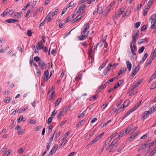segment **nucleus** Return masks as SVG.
<instances>
[{"label": "nucleus", "instance_id": "1", "mask_svg": "<svg viewBox=\"0 0 156 156\" xmlns=\"http://www.w3.org/2000/svg\"><path fill=\"white\" fill-rule=\"evenodd\" d=\"M89 33V31H87L82 29L81 30V35L77 37L78 39L80 41L84 40L87 37Z\"/></svg>", "mask_w": 156, "mask_h": 156}, {"label": "nucleus", "instance_id": "2", "mask_svg": "<svg viewBox=\"0 0 156 156\" xmlns=\"http://www.w3.org/2000/svg\"><path fill=\"white\" fill-rule=\"evenodd\" d=\"M130 47L132 54L133 55H136L135 51H137V48L136 46V43L133 42L130 43Z\"/></svg>", "mask_w": 156, "mask_h": 156}, {"label": "nucleus", "instance_id": "3", "mask_svg": "<svg viewBox=\"0 0 156 156\" xmlns=\"http://www.w3.org/2000/svg\"><path fill=\"white\" fill-rule=\"evenodd\" d=\"M58 148V145L56 144H55L54 146L53 147L48 155H51L54 153Z\"/></svg>", "mask_w": 156, "mask_h": 156}, {"label": "nucleus", "instance_id": "4", "mask_svg": "<svg viewBox=\"0 0 156 156\" xmlns=\"http://www.w3.org/2000/svg\"><path fill=\"white\" fill-rule=\"evenodd\" d=\"M139 33L138 32H134L133 33L132 36V40L131 42H133L134 43H136V39H137L138 37V34Z\"/></svg>", "mask_w": 156, "mask_h": 156}, {"label": "nucleus", "instance_id": "5", "mask_svg": "<svg viewBox=\"0 0 156 156\" xmlns=\"http://www.w3.org/2000/svg\"><path fill=\"white\" fill-rule=\"evenodd\" d=\"M38 64L40 68L42 69H44V66L46 64L44 62L43 60H41L38 62Z\"/></svg>", "mask_w": 156, "mask_h": 156}, {"label": "nucleus", "instance_id": "6", "mask_svg": "<svg viewBox=\"0 0 156 156\" xmlns=\"http://www.w3.org/2000/svg\"><path fill=\"white\" fill-rule=\"evenodd\" d=\"M48 74H49V72L48 70H46V71H45L44 73V80L45 81H47L49 79V78L48 77ZM51 74L50 76H51Z\"/></svg>", "mask_w": 156, "mask_h": 156}, {"label": "nucleus", "instance_id": "7", "mask_svg": "<svg viewBox=\"0 0 156 156\" xmlns=\"http://www.w3.org/2000/svg\"><path fill=\"white\" fill-rule=\"evenodd\" d=\"M123 12L124 8H122L118 11V13L115 14L114 18L116 19Z\"/></svg>", "mask_w": 156, "mask_h": 156}, {"label": "nucleus", "instance_id": "8", "mask_svg": "<svg viewBox=\"0 0 156 156\" xmlns=\"http://www.w3.org/2000/svg\"><path fill=\"white\" fill-rule=\"evenodd\" d=\"M43 41H41L40 42H38V47L39 48V49H41L43 48V43L45 42V40L43 38Z\"/></svg>", "mask_w": 156, "mask_h": 156}, {"label": "nucleus", "instance_id": "9", "mask_svg": "<svg viewBox=\"0 0 156 156\" xmlns=\"http://www.w3.org/2000/svg\"><path fill=\"white\" fill-rule=\"evenodd\" d=\"M150 114V112L148 111H146L144 112L142 114V118L143 119V120H144L147 117V116H148Z\"/></svg>", "mask_w": 156, "mask_h": 156}, {"label": "nucleus", "instance_id": "10", "mask_svg": "<svg viewBox=\"0 0 156 156\" xmlns=\"http://www.w3.org/2000/svg\"><path fill=\"white\" fill-rule=\"evenodd\" d=\"M126 63L127 68L128 69L129 71H130L132 68V64L128 60H126Z\"/></svg>", "mask_w": 156, "mask_h": 156}, {"label": "nucleus", "instance_id": "11", "mask_svg": "<svg viewBox=\"0 0 156 156\" xmlns=\"http://www.w3.org/2000/svg\"><path fill=\"white\" fill-rule=\"evenodd\" d=\"M19 21V20H16V19H9L8 20H6L5 21L8 23H14L16 22H17Z\"/></svg>", "mask_w": 156, "mask_h": 156}, {"label": "nucleus", "instance_id": "12", "mask_svg": "<svg viewBox=\"0 0 156 156\" xmlns=\"http://www.w3.org/2000/svg\"><path fill=\"white\" fill-rule=\"evenodd\" d=\"M89 28L90 25L89 23H87L84 25L83 28L82 29L85 30L89 31L88 30L89 29Z\"/></svg>", "mask_w": 156, "mask_h": 156}, {"label": "nucleus", "instance_id": "13", "mask_svg": "<svg viewBox=\"0 0 156 156\" xmlns=\"http://www.w3.org/2000/svg\"><path fill=\"white\" fill-rule=\"evenodd\" d=\"M11 11H12V10L6 9L5 11L1 14V16L2 17H5L7 16L8 13H9Z\"/></svg>", "mask_w": 156, "mask_h": 156}, {"label": "nucleus", "instance_id": "14", "mask_svg": "<svg viewBox=\"0 0 156 156\" xmlns=\"http://www.w3.org/2000/svg\"><path fill=\"white\" fill-rule=\"evenodd\" d=\"M86 7V5H82L81 7L79 9V10L77 11L79 13H80L82 11L84 10Z\"/></svg>", "mask_w": 156, "mask_h": 156}, {"label": "nucleus", "instance_id": "15", "mask_svg": "<svg viewBox=\"0 0 156 156\" xmlns=\"http://www.w3.org/2000/svg\"><path fill=\"white\" fill-rule=\"evenodd\" d=\"M152 24L151 27V29H154L156 27V20H153L151 22Z\"/></svg>", "mask_w": 156, "mask_h": 156}, {"label": "nucleus", "instance_id": "16", "mask_svg": "<svg viewBox=\"0 0 156 156\" xmlns=\"http://www.w3.org/2000/svg\"><path fill=\"white\" fill-rule=\"evenodd\" d=\"M103 11V8L102 6L98 5L97 8V13L99 14H101Z\"/></svg>", "mask_w": 156, "mask_h": 156}, {"label": "nucleus", "instance_id": "17", "mask_svg": "<svg viewBox=\"0 0 156 156\" xmlns=\"http://www.w3.org/2000/svg\"><path fill=\"white\" fill-rule=\"evenodd\" d=\"M143 79H140L137 83H136L134 85H133L134 88V87H136L139 86L141 84V83L143 82Z\"/></svg>", "mask_w": 156, "mask_h": 156}, {"label": "nucleus", "instance_id": "18", "mask_svg": "<svg viewBox=\"0 0 156 156\" xmlns=\"http://www.w3.org/2000/svg\"><path fill=\"white\" fill-rule=\"evenodd\" d=\"M154 0H150L149 1L147 5V6L146 7V10L148 9L151 5V4L153 3V1Z\"/></svg>", "mask_w": 156, "mask_h": 156}, {"label": "nucleus", "instance_id": "19", "mask_svg": "<svg viewBox=\"0 0 156 156\" xmlns=\"http://www.w3.org/2000/svg\"><path fill=\"white\" fill-rule=\"evenodd\" d=\"M126 68H124L121 69L119 71L118 73V75H120L122 74L125 72L126 71Z\"/></svg>", "mask_w": 156, "mask_h": 156}, {"label": "nucleus", "instance_id": "20", "mask_svg": "<svg viewBox=\"0 0 156 156\" xmlns=\"http://www.w3.org/2000/svg\"><path fill=\"white\" fill-rule=\"evenodd\" d=\"M12 17H16L17 18L19 19L21 18V16L19 12H17L15 13L14 16H12Z\"/></svg>", "mask_w": 156, "mask_h": 156}, {"label": "nucleus", "instance_id": "21", "mask_svg": "<svg viewBox=\"0 0 156 156\" xmlns=\"http://www.w3.org/2000/svg\"><path fill=\"white\" fill-rule=\"evenodd\" d=\"M119 140V137H118L115 139L111 143L110 146H113L114 144H116Z\"/></svg>", "mask_w": 156, "mask_h": 156}, {"label": "nucleus", "instance_id": "22", "mask_svg": "<svg viewBox=\"0 0 156 156\" xmlns=\"http://www.w3.org/2000/svg\"><path fill=\"white\" fill-rule=\"evenodd\" d=\"M142 100L140 101L138 103H136L133 108L135 110H136L141 105Z\"/></svg>", "mask_w": 156, "mask_h": 156}, {"label": "nucleus", "instance_id": "23", "mask_svg": "<svg viewBox=\"0 0 156 156\" xmlns=\"http://www.w3.org/2000/svg\"><path fill=\"white\" fill-rule=\"evenodd\" d=\"M135 110L133 108H132L131 109L128 111L125 114V116L126 117L128 115H129L131 112L134 111Z\"/></svg>", "mask_w": 156, "mask_h": 156}, {"label": "nucleus", "instance_id": "24", "mask_svg": "<svg viewBox=\"0 0 156 156\" xmlns=\"http://www.w3.org/2000/svg\"><path fill=\"white\" fill-rule=\"evenodd\" d=\"M138 133L137 132H136L135 133L133 134V135H132L131 136H130L129 139V140L131 141L132 140V139L134 138Z\"/></svg>", "mask_w": 156, "mask_h": 156}, {"label": "nucleus", "instance_id": "25", "mask_svg": "<svg viewBox=\"0 0 156 156\" xmlns=\"http://www.w3.org/2000/svg\"><path fill=\"white\" fill-rule=\"evenodd\" d=\"M130 103V101L129 100H126L124 102V104L122 105L123 106H124V107H126Z\"/></svg>", "mask_w": 156, "mask_h": 156}, {"label": "nucleus", "instance_id": "26", "mask_svg": "<svg viewBox=\"0 0 156 156\" xmlns=\"http://www.w3.org/2000/svg\"><path fill=\"white\" fill-rule=\"evenodd\" d=\"M26 120V119L25 118H23V116H20V117L18 119V122H20L21 121H22L23 122L25 121Z\"/></svg>", "mask_w": 156, "mask_h": 156}, {"label": "nucleus", "instance_id": "27", "mask_svg": "<svg viewBox=\"0 0 156 156\" xmlns=\"http://www.w3.org/2000/svg\"><path fill=\"white\" fill-rule=\"evenodd\" d=\"M133 127V126L132 125H128L127 126L126 129L125 130V132L126 133L127 132H129L130 130H131V129Z\"/></svg>", "mask_w": 156, "mask_h": 156}, {"label": "nucleus", "instance_id": "28", "mask_svg": "<svg viewBox=\"0 0 156 156\" xmlns=\"http://www.w3.org/2000/svg\"><path fill=\"white\" fill-rule=\"evenodd\" d=\"M156 18V14H154L152 15L149 18V20H156L155 18Z\"/></svg>", "mask_w": 156, "mask_h": 156}, {"label": "nucleus", "instance_id": "29", "mask_svg": "<svg viewBox=\"0 0 156 156\" xmlns=\"http://www.w3.org/2000/svg\"><path fill=\"white\" fill-rule=\"evenodd\" d=\"M98 96V95L97 94H95L92 97L90 98L89 101H93L94 99L96 100Z\"/></svg>", "mask_w": 156, "mask_h": 156}, {"label": "nucleus", "instance_id": "30", "mask_svg": "<svg viewBox=\"0 0 156 156\" xmlns=\"http://www.w3.org/2000/svg\"><path fill=\"white\" fill-rule=\"evenodd\" d=\"M106 64V62H104L100 66L98 69L99 70H101L102 68H103L105 66Z\"/></svg>", "mask_w": 156, "mask_h": 156}, {"label": "nucleus", "instance_id": "31", "mask_svg": "<svg viewBox=\"0 0 156 156\" xmlns=\"http://www.w3.org/2000/svg\"><path fill=\"white\" fill-rule=\"evenodd\" d=\"M147 39L144 38L140 40L138 42V44H140L143 43H144L146 42Z\"/></svg>", "mask_w": 156, "mask_h": 156}, {"label": "nucleus", "instance_id": "32", "mask_svg": "<svg viewBox=\"0 0 156 156\" xmlns=\"http://www.w3.org/2000/svg\"><path fill=\"white\" fill-rule=\"evenodd\" d=\"M156 151V146L148 156H152Z\"/></svg>", "mask_w": 156, "mask_h": 156}, {"label": "nucleus", "instance_id": "33", "mask_svg": "<svg viewBox=\"0 0 156 156\" xmlns=\"http://www.w3.org/2000/svg\"><path fill=\"white\" fill-rule=\"evenodd\" d=\"M64 112V110H62L60 112L58 115L57 116V118L58 119H60L61 116L62 115L63 113Z\"/></svg>", "mask_w": 156, "mask_h": 156}, {"label": "nucleus", "instance_id": "34", "mask_svg": "<svg viewBox=\"0 0 156 156\" xmlns=\"http://www.w3.org/2000/svg\"><path fill=\"white\" fill-rule=\"evenodd\" d=\"M150 112V114H152L154 113L155 111H154V106H153L152 107L149 108V110L148 111Z\"/></svg>", "mask_w": 156, "mask_h": 156}, {"label": "nucleus", "instance_id": "35", "mask_svg": "<svg viewBox=\"0 0 156 156\" xmlns=\"http://www.w3.org/2000/svg\"><path fill=\"white\" fill-rule=\"evenodd\" d=\"M126 133L125 132V131H124L123 130L120 133L118 137H119L120 138V136L122 137V136L126 135Z\"/></svg>", "mask_w": 156, "mask_h": 156}, {"label": "nucleus", "instance_id": "36", "mask_svg": "<svg viewBox=\"0 0 156 156\" xmlns=\"http://www.w3.org/2000/svg\"><path fill=\"white\" fill-rule=\"evenodd\" d=\"M147 145L146 144H145V143H144V144H142L140 145V147H139L138 150V151H141L143 148V147L145 146H146Z\"/></svg>", "mask_w": 156, "mask_h": 156}, {"label": "nucleus", "instance_id": "37", "mask_svg": "<svg viewBox=\"0 0 156 156\" xmlns=\"http://www.w3.org/2000/svg\"><path fill=\"white\" fill-rule=\"evenodd\" d=\"M104 132H103L99 134L96 137H95V138L96 139L98 140L100 138H101L102 136L104 134Z\"/></svg>", "mask_w": 156, "mask_h": 156}, {"label": "nucleus", "instance_id": "38", "mask_svg": "<svg viewBox=\"0 0 156 156\" xmlns=\"http://www.w3.org/2000/svg\"><path fill=\"white\" fill-rule=\"evenodd\" d=\"M97 140L95 138L87 146L89 147L91 145L93 144L94 143L97 141Z\"/></svg>", "mask_w": 156, "mask_h": 156}, {"label": "nucleus", "instance_id": "39", "mask_svg": "<svg viewBox=\"0 0 156 156\" xmlns=\"http://www.w3.org/2000/svg\"><path fill=\"white\" fill-rule=\"evenodd\" d=\"M10 98L9 97H7L5 99V103H8L10 102Z\"/></svg>", "mask_w": 156, "mask_h": 156}, {"label": "nucleus", "instance_id": "40", "mask_svg": "<svg viewBox=\"0 0 156 156\" xmlns=\"http://www.w3.org/2000/svg\"><path fill=\"white\" fill-rule=\"evenodd\" d=\"M34 46V52L37 53H38L39 52V50L40 49H39V48L37 46Z\"/></svg>", "mask_w": 156, "mask_h": 156}, {"label": "nucleus", "instance_id": "41", "mask_svg": "<svg viewBox=\"0 0 156 156\" xmlns=\"http://www.w3.org/2000/svg\"><path fill=\"white\" fill-rule=\"evenodd\" d=\"M124 106H123L122 105L119 108V109L117 110V114H119V113L121 112L122 110V109L124 108Z\"/></svg>", "mask_w": 156, "mask_h": 156}, {"label": "nucleus", "instance_id": "42", "mask_svg": "<svg viewBox=\"0 0 156 156\" xmlns=\"http://www.w3.org/2000/svg\"><path fill=\"white\" fill-rule=\"evenodd\" d=\"M61 98H59L55 102V105H59V103L61 101Z\"/></svg>", "mask_w": 156, "mask_h": 156}, {"label": "nucleus", "instance_id": "43", "mask_svg": "<svg viewBox=\"0 0 156 156\" xmlns=\"http://www.w3.org/2000/svg\"><path fill=\"white\" fill-rule=\"evenodd\" d=\"M82 77V75L81 74H79L78 75V76H76V81H78Z\"/></svg>", "mask_w": 156, "mask_h": 156}, {"label": "nucleus", "instance_id": "44", "mask_svg": "<svg viewBox=\"0 0 156 156\" xmlns=\"http://www.w3.org/2000/svg\"><path fill=\"white\" fill-rule=\"evenodd\" d=\"M75 3H73V2H71L69 4V5L67 8H69L70 7H74L75 5Z\"/></svg>", "mask_w": 156, "mask_h": 156}, {"label": "nucleus", "instance_id": "45", "mask_svg": "<svg viewBox=\"0 0 156 156\" xmlns=\"http://www.w3.org/2000/svg\"><path fill=\"white\" fill-rule=\"evenodd\" d=\"M59 9H56L51 14L52 16H54L55 15L57 12H58Z\"/></svg>", "mask_w": 156, "mask_h": 156}, {"label": "nucleus", "instance_id": "46", "mask_svg": "<svg viewBox=\"0 0 156 156\" xmlns=\"http://www.w3.org/2000/svg\"><path fill=\"white\" fill-rule=\"evenodd\" d=\"M68 141V140L67 139L65 140L64 141H63L62 142L61 144H59V146H60L61 147V146L62 145H64Z\"/></svg>", "mask_w": 156, "mask_h": 156}, {"label": "nucleus", "instance_id": "47", "mask_svg": "<svg viewBox=\"0 0 156 156\" xmlns=\"http://www.w3.org/2000/svg\"><path fill=\"white\" fill-rule=\"evenodd\" d=\"M145 48L143 46L141 48H140L138 51V52L140 54L141 53L144 51Z\"/></svg>", "mask_w": 156, "mask_h": 156}, {"label": "nucleus", "instance_id": "48", "mask_svg": "<svg viewBox=\"0 0 156 156\" xmlns=\"http://www.w3.org/2000/svg\"><path fill=\"white\" fill-rule=\"evenodd\" d=\"M83 15H82V14L77 16L76 17V18L78 21H79L83 17Z\"/></svg>", "mask_w": 156, "mask_h": 156}, {"label": "nucleus", "instance_id": "49", "mask_svg": "<svg viewBox=\"0 0 156 156\" xmlns=\"http://www.w3.org/2000/svg\"><path fill=\"white\" fill-rule=\"evenodd\" d=\"M140 22H138L136 23L135 24V28H138L139 26H140Z\"/></svg>", "mask_w": 156, "mask_h": 156}, {"label": "nucleus", "instance_id": "50", "mask_svg": "<svg viewBox=\"0 0 156 156\" xmlns=\"http://www.w3.org/2000/svg\"><path fill=\"white\" fill-rule=\"evenodd\" d=\"M46 18H47V17H46L45 18V19L42 21V23H40V24L39 26V27H42L44 24L45 23V20L46 19Z\"/></svg>", "mask_w": 156, "mask_h": 156}, {"label": "nucleus", "instance_id": "51", "mask_svg": "<svg viewBox=\"0 0 156 156\" xmlns=\"http://www.w3.org/2000/svg\"><path fill=\"white\" fill-rule=\"evenodd\" d=\"M53 128V126L52 125H50L49 127V128H48L49 130L48 132V133L49 134H50L52 131V129Z\"/></svg>", "mask_w": 156, "mask_h": 156}, {"label": "nucleus", "instance_id": "52", "mask_svg": "<svg viewBox=\"0 0 156 156\" xmlns=\"http://www.w3.org/2000/svg\"><path fill=\"white\" fill-rule=\"evenodd\" d=\"M112 66V65L110 63L109 65L107 67L106 70L108 72L111 70V67Z\"/></svg>", "mask_w": 156, "mask_h": 156}, {"label": "nucleus", "instance_id": "53", "mask_svg": "<svg viewBox=\"0 0 156 156\" xmlns=\"http://www.w3.org/2000/svg\"><path fill=\"white\" fill-rule=\"evenodd\" d=\"M70 133L69 132H66L63 136V138L62 139V140H64L65 138H66L67 136H68L70 134Z\"/></svg>", "mask_w": 156, "mask_h": 156}, {"label": "nucleus", "instance_id": "54", "mask_svg": "<svg viewBox=\"0 0 156 156\" xmlns=\"http://www.w3.org/2000/svg\"><path fill=\"white\" fill-rule=\"evenodd\" d=\"M123 100L122 99L120 100V101H119L116 104V105L117 107L119 106L122 102Z\"/></svg>", "mask_w": 156, "mask_h": 156}, {"label": "nucleus", "instance_id": "55", "mask_svg": "<svg viewBox=\"0 0 156 156\" xmlns=\"http://www.w3.org/2000/svg\"><path fill=\"white\" fill-rule=\"evenodd\" d=\"M52 119L53 118L52 117H50L48 118L47 122V123L48 124H50L52 120Z\"/></svg>", "mask_w": 156, "mask_h": 156}, {"label": "nucleus", "instance_id": "56", "mask_svg": "<svg viewBox=\"0 0 156 156\" xmlns=\"http://www.w3.org/2000/svg\"><path fill=\"white\" fill-rule=\"evenodd\" d=\"M32 34V33L31 31L30 30H28L27 32V35L30 37L31 36Z\"/></svg>", "mask_w": 156, "mask_h": 156}, {"label": "nucleus", "instance_id": "57", "mask_svg": "<svg viewBox=\"0 0 156 156\" xmlns=\"http://www.w3.org/2000/svg\"><path fill=\"white\" fill-rule=\"evenodd\" d=\"M34 60L36 62H38L40 60V58L39 56H36L34 57Z\"/></svg>", "mask_w": 156, "mask_h": 156}, {"label": "nucleus", "instance_id": "58", "mask_svg": "<svg viewBox=\"0 0 156 156\" xmlns=\"http://www.w3.org/2000/svg\"><path fill=\"white\" fill-rule=\"evenodd\" d=\"M11 152L10 150H8L4 154V156H8Z\"/></svg>", "mask_w": 156, "mask_h": 156}, {"label": "nucleus", "instance_id": "59", "mask_svg": "<svg viewBox=\"0 0 156 156\" xmlns=\"http://www.w3.org/2000/svg\"><path fill=\"white\" fill-rule=\"evenodd\" d=\"M73 18V17L71 16H68L66 19L67 22H69Z\"/></svg>", "mask_w": 156, "mask_h": 156}, {"label": "nucleus", "instance_id": "60", "mask_svg": "<svg viewBox=\"0 0 156 156\" xmlns=\"http://www.w3.org/2000/svg\"><path fill=\"white\" fill-rule=\"evenodd\" d=\"M36 122V121L34 119H31L30 120V123L31 124H34Z\"/></svg>", "mask_w": 156, "mask_h": 156}, {"label": "nucleus", "instance_id": "61", "mask_svg": "<svg viewBox=\"0 0 156 156\" xmlns=\"http://www.w3.org/2000/svg\"><path fill=\"white\" fill-rule=\"evenodd\" d=\"M111 138H108L107 140L106 141L105 143L104 144H106V145L107 144H108L111 141Z\"/></svg>", "mask_w": 156, "mask_h": 156}, {"label": "nucleus", "instance_id": "62", "mask_svg": "<svg viewBox=\"0 0 156 156\" xmlns=\"http://www.w3.org/2000/svg\"><path fill=\"white\" fill-rule=\"evenodd\" d=\"M117 134H118L117 133L115 132L110 137H109V138H111V140H112V138H114L117 135Z\"/></svg>", "mask_w": 156, "mask_h": 156}, {"label": "nucleus", "instance_id": "63", "mask_svg": "<svg viewBox=\"0 0 156 156\" xmlns=\"http://www.w3.org/2000/svg\"><path fill=\"white\" fill-rule=\"evenodd\" d=\"M57 112V111H56L55 110H54L53 111L52 113V114L51 115V117L55 115V114H56Z\"/></svg>", "mask_w": 156, "mask_h": 156}, {"label": "nucleus", "instance_id": "64", "mask_svg": "<svg viewBox=\"0 0 156 156\" xmlns=\"http://www.w3.org/2000/svg\"><path fill=\"white\" fill-rule=\"evenodd\" d=\"M78 13V11H76V10L74 12L73 14L71 16L73 17V18H74Z\"/></svg>", "mask_w": 156, "mask_h": 156}]
</instances>
